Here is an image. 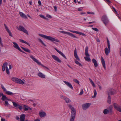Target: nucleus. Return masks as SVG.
Segmentation results:
<instances>
[{
    "label": "nucleus",
    "instance_id": "dca6fc26",
    "mask_svg": "<svg viewBox=\"0 0 121 121\" xmlns=\"http://www.w3.org/2000/svg\"><path fill=\"white\" fill-rule=\"evenodd\" d=\"M13 44V46L16 49L19 50H20V48L19 47L18 44L16 43L13 42H12Z\"/></svg>",
    "mask_w": 121,
    "mask_h": 121
},
{
    "label": "nucleus",
    "instance_id": "79ce46f5",
    "mask_svg": "<svg viewBox=\"0 0 121 121\" xmlns=\"http://www.w3.org/2000/svg\"><path fill=\"white\" fill-rule=\"evenodd\" d=\"M94 94L93 96V98L95 97L97 95V92L96 90H95L94 91Z\"/></svg>",
    "mask_w": 121,
    "mask_h": 121
},
{
    "label": "nucleus",
    "instance_id": "49530a36",
    "mask_svg": "<svg viewBox=\"0 0 121 121\" xmlns=\"http://www.w3.org/2000/svg\"><path fill=\"white\" fill-rule=\"evenodd\" d=\"M75 117H71L70 119V121H74Z\"/></svg>",
    "mask_w": 121,
    "mask_h": 121
},
{
    "label": "nucleus",
    "instance_id": "58836bf2",
    "mask_svg": "<svg viewBox=\"0 0 121 121\" xmlns=\"http://www.w3.org/2000/svg\"><path fill=\"white\" fill-rule=\"evenodd\" d=\"M60 98L62 99H64V100L66 98V97L62 95H60Z\"/></svg>",
    "mask_w": 121,
    "mask_h": 121
},
{
    "label": "nucleus",
    "instance_id": "bb28decb",
    "mask_svg": "<svg viewBox=\"0 0 121 121\" xmlns=\"http://www.w3.org/2000/svg\"><path fill=\"white\" fill-rule=\"evenodd\" d=\"M66 34H67L73 38H77L76 37L74 36L73 34L70 33L66 32Z\"/></svg>",
    "mask_w": 121,
    "mask_h": 121
},
{
    "label": "nucleus",
    "instance_id": "ddd939ff",
    "mask_svg": "<svg viewBox=\"0 0 121 121\" xmlns=\"http://www.w3.org/2000/svg\"><path fill=\"white\" fill-rule=\"evenodd\" d=\"M69 30L70 32H72L73 33H76L77 34H78L84 36H86V35L84 34L79 31H75L71 30Z\"/></svg>",
    "mask_w": 121,
    "mask_h": 121
},
{
    "label": "nucleus",
    "instance_id": "c03bdc74",
    "mask_svg": "<svg viewBox=\"0 0 121 121\" xmlns=\"http://www.w3.org/2000/svg\"><path fill=\"white\" fill-rule=\"evenodd\" d=\"M1 87L3 90L5 92V91H6V89L4 88V86L2 85H1Z\"/></svg>",
    "mask_w": 121,
    "mask_h": 121
},
{
    "label": "nucleus",
    "instance_id": "2eb2a0df",
    "mask_svg": "<svg viewBox=\"0 0 121 121\" xmlns=\"http://www.w3.org/2000/svg\"><path fill=\"white\" fill-rule=\"evenodd\" d=\"M54 49L56 50V51L59 54H60L62 56H63L65 59H67V58L64 55V54L60 51L58 50L56 48H54Z\"/></svg>",
    "mask_w": 121,
    "mask_h": 121
},
{
    "label": "nucleus",
    "instance_id": "6e6d98bb",
    "mask_svg": "<svg viewBox=\"0 0 121 121\" xmlns=\"http://www.w3.org/2000/svg\"><path fill=\"white\" fill-rule=\"evenodd\" d=\"M112 8L113 9V11L116 13H117V12L116 11V9L113 7Z\"/></svg>",
    "mask_w": 121,
    "mask_h": 121
},
{
    "label": "nucleus",
    "instance_id": "a19ab883",
    "mask_svg": "<svg viewBox=\"0 0 121 121\" xmlns=\"http://www.w3.org/2000/svg\"><path fill=\"white\" fill-rule=\"evenodd\" d=\"M73 81L77 84H79V81L76 79H73Z\"/></svg>",
    "mask_w": 121,
    "mask_h": 121
},
{
    "label": "nucleus",
    "instance_id": "473e14b6",
    "mask_svg": "<svg viewBox=\"0 0 121 121\" xmlns=\"http://www.w3.org/2000/svg\"><path fill=\"white\" fill-rule=\"evenodd\" d=\"M75 62L76 64L78 65L79 66H82V65L78 61L76 60H75Z\"/></svg>",
    "mask_w": 121,
    "mask_h": 121
},
{
    "label": "nucleus",
    "instance_id": "774afa93",
    "mask_svg": "<svg viewBox=\"0 0 121 121\" xmlns=\"http://www.w3.org/2000/svg\"><path fill=\"white\" fill-rule=\"evenodd\" d=\"M5 119L3 118H2L1 119V121H5Z\"/></svg>",
    "mask_w": 121,
    "mask_h": 121
},
{
    "label": "nucleus",
    "instance_id": "69168bd1",
    "mask_svg": "<svg viewBox=\"0 0 121 121\" xmlns=\"http://www.w3.org/2000/svg\"><path fill=\"white\" fill-rule=\"evenodd\" d=\"M98 86H99V89L101 90L102 89V87L101 86L99 85H98Z\"/></svg>",
    "mask_w": 121,
    "mask_h": 121
},
{
    "label": "nucleus",
    "instance_id": "864d4df0",
    "mask_svg": "<svg viewBox=\"0 0 121 121\" xmlns=\"http://www.w3.org/2000/svg\"><path fill=\"white\" fill-rule=\"evenodd\" d=\"M82 7L79 8L78 9V10L79 11H82Z\"/></svg>",
    "mask_w": 121,
    "mask_h": 121
},
{
    "label": "nucleus",
    "instance_id": "37998d69",
    "mask_svg": "<svg viewBox=\"0 0 121 121\" xmlns=\"http://www.w3.org/2000/svg\"><path fill=\"white\" fill-rule=\"evenodd\" d=\"M17 108H18L20 109L21 110L22 109V106L21 105H18V106Z\"/></svg>",
    "mask_w": 121,
    "mask_h": 121
},
{
    "label": "nucleus",
    "instance_id": "7ed1b4c3",
    "mask_svg": "<svg viewBox=\"0 0 121 121\" xmlns=\"http://www.w3.org/2000/svg\"><path fill=\"white\" fill-rule=\"evenodd\" d=\"M30 57L32 59V60L34 61L36 63L39 65H41L43 67L45 68L46 69H47L48 70H49V69L48 68L42 64L40 62H39V60H37L33 56L30 55Z\"/></svg>",
    "mask_w": 121,
    "mask_h": 121
},
{
    "label": "nucleus",
    "instance_id": "f3484780",
    "mask_svg": "<svg viewBox=\"0 0 121 121\" xmlns=\"http://www.w3.org/2000/svg\"><path fill=\"white\" fill-rule=\"evenodd\" d=\"M63 82L68 86L71 89H73V87L72 86V85L70 83L68 82H66L65 81H63Z\"/></svg>",
    "mask_w": 121,
    "mask_h": 121
},
{
    "label": "nucleus",
    "instance_id": "423d86ee",
    "mask_svg": "<svg viewBox=\"0 0 121 121\" xmlns=\"http://www.w3.org/2000/svg\"><path fill=\"white\" fill-rule=\"evenodd\" d=\"M69 108L71 110V117H75L76 113L75 110L71 105L69 104Z\"/></svg>",
    "mask_w": 121,
    "mask_h": 121
},
{
    "label": "nucleus",
    "instance_id": "0eeeda50",
    "mask_svg": "<svg viewBox=\"0 0 121 121\" xmlns=\"http://www.w3.org/2000/svg\"><path fill=\"white\" fill-rule=\"evenodd\" d=\"M101 19L105 26H106L108 23L109 21L106 15L103 16Z\"/></svg>",
    "mask_w": 121,
    "mask_h": 121
},
{
    "label": "nucleus",
    "instance_id": "c9c22d12",
    "mask_svg": "<svg viewBox=\"0 0 121 121\" xmlns=\"http://www.w3.org/2000/svg\"><path fill=\"white\" fill-rule=\"evenodd\" d=\"M39 16L41 17L42 18L44 19H45L46 20H48V19L46 17L40 14V15H39Z\"/></svg>",
    "mask_w": 121,
    "mask_h": 121
},
{
    "label": "nucleus",
    "instance_id": "3c124183",
    "mask_svg": "<svg viewBox=\"0 0 121 121\" xmlns=\"http://www.w3.org/2000/svg\"><path fill=\"white\" fill-rule=\"evenodd\" d=\"M92 29L93 30H94L95 31H99L98 30V29H97V28H92Z\"/></svg>",
    "mask_w": 121,
    "mask_h": 121
},
{
    "label": "nucleus",
    "instance_id": "e2e57ef3",
    "mask_svg": "<svg viewBox=\"0 0 121 121\" xmlns=\"http://www.w3.org/2000/svg\"><path fill=\"white\" fill-rule=\"evenodd\" d=\"M9 69L10 70L12 69V65L9 64Z\"/></svg>",
    "mask_w": 121,
    "mask_h": 121
},
{
    "label": "nucleus",
    "instance_id": "b1692460",
    "mask_svg": "<svg viewBox=\"0 0 121 121\" xmlns=\"http://www.w3.org/2000/svg\"><path fill=\"white\" fill-rule=\"evenodd\" d=\"M23 109L25 111H27L28 110H31V109L28 106L24 105L23 107Z\"/></svg>",
    "mask_w": 121,
    "mask_h": 121
},
{
    "label": "nucleus",
    "instance_id": "72a5a7b5",
    "mask_svg": "<svg viewBox=\"0 0 121 121\" xmlns=\"http://www.w3.org/2000/svg\"><path fill=\"white\" fill-rule=\"evenodd\" d=\"M38 40L40 42V43L42 44L44 46H46V44L44 43L43 42L42 40L40 39H38Z\"/></svg>",
    "mask_w": 121,
    "mask_h": 121
},
{
    "label": "nucleus",
    "instance_id": "20e7f679",
    "mask_svg": "<svg viewBox=\"0 0 121 121\" xmlns=\"http://www.w3.org/2000/svg\"><path fill=\"white\" fill-rule=\"evenodd\" d=\"M85 55L86 56L84 58L88 62L90 61H91V59L90 58V55L88 53V49L87 46H86L85 49Z\"/></svg>",
    "mask_w": 121,
    "mask_h": 121
},
{
    "label": "nucleus",
    "instance_id": "de8ad7c7",
    "mask_svg": "<svg viewBox=\"0 0 121 121\" xmlns=\"http://www.w3.org/2000/svg\"><path fill=\"white\" fill-rule=\"evenodd\" d=\"M87 13L88 14H91L93 15H94L95 14V13L94 12H87Z\"/></svg>",
    "mask_w": 121,
    "mask_h": 121
},
{
    "label": "nucleus",
    "instance_id": "5fc2aeb1",
    "mask_svg": "<svg viewBox=\"0 0 121 121\" xmlns=\"http://www.w3.org/2000/svg\"><path fill=\"white\" fill-rule=\"evenodd\" d=\"M9 104V103L8 102L6 101H5V106H7Z\"/></svg>",
    "mask_w": 121,
    "mask_h": 121
},
{
    "label": "nucleus",
    "instance_id": "a878e982",
    "mask_svg": "<svg viewBox=\"0 0 121 121\" xmlns=\"http://www.w3.org/2000/svg\"><path fill=\"white\" fill-rule=\"evenodd\" d=\"M21 48L25 51L29 53L30 52V50L27 48H24L22 47H21Z\"/></svg>",
    "mask_w": 121,
    "mask_h": 121
},
{
    "label": "nucleus",
    "instance_id": "c756f323",
    "mask_svg": "<svg viewBox=\"0 0 121 121\" xmlns=\"http://www.w3.org/2000/svg\"><path fill=\"white\" fill-rule=\"evenodd\" d=\"M19 40H20V42L22 43H24L27 44V45H28L29 46H30V44H29L28 43L26 42L23 40H22V39H19Z\"/></svg>",
    "mask_w": 121,
    "mask_h": 121
},
{
    "label": "nucleus",
    "instance_id": "9b49d317",
    "mask_svg": "<svg viewBox=\"0 0 121 121\" xmlns=\"http://www.w3.org/2000/svg\"><path fill=\"white\" fill-rule=\"evenodd\" d=\"M39 115L41 117H44L46 115V113L43 111H40L39 112Z\"/></svg>",
    "mask_w": 121,
    "mask_h": 121
},
{
    "label": "nucleus",
    "instance_id": "412c9836",
    "mask_svg": "<svg viewBox=\"0 0 121 121\" xmlns=\"http://www.w3.org/2000/svg\"><path fill=\"white\" fill-rule=\"evenodd\" d=\"M19 14L21 17L25 19L27 18L26 15L23 13L19 12Z\"/></svg>",
    "mask_w": 121,
    "mask_h": 121
},
{
    "label": "nucleus",
    "instance_id": "7c9ffc66",
    "mask_svg": "<svg viewBox=\"0 0 121 121\" xmlns=\"http://www.w3.org/2000/svg\"><path fill=\"white\" fill-rule=\"evenodd\" d=\"M6 94L9 95H13L14 94L13 93H12L11 92L9 91H5V92Z\"/></svg>",
    "mask_w": 121,
    "mask_h": 121
},
{
    "label": "nucleus",
    "instance_id": "a18cd8bd",
    "mask_svg": "<svg viewBox=\"0 0 121 121\" xmlns=\"http://www.w3.org/2000/svg\"><path fill=\"white\" fill-rule=\"evenodd\" d=\"M32 70L31 69H29L28 70V71L27 72V73H28L29 72H30L31 73H33V72H32Z\"/></svg>",
    "mask_w": 121,
    "mask_h": 121
},
{
    "label": "nucleus",
    "instance_id": "2f4dec72",
    "mask_svg": "<svg viewBox=\"0 0 121 121\" xmlns=\"http://www.w3.org/2000/svg\"><path fill=\"white\" fill-rule=\"evenodd\" d=\"M109 112V111L107 109H105L104 110L103 113L104 114H107Z\"/></svg>",
    "mask_w": 121,
    "mask_h": 121
},
{
    "label": "nucleus",
    "instance_id": "bf43d9fd",
    "mask_svg": "<svg viewBox=\"0 0 121 121\" xmlns=\"http://www.w3.org/2000/svg\"><path fill=\"white\" fill-rule=\"evenodd\" d=\"M54 9H55V12H56L57 11V7H56V6H54Z\"/></svg>",
    "mask_w": 121,
    "mask_h": 121
},
{
    "label": "nucleus",
    "instance_id": "4d7b16f0",
    "mask_svg": "<svg viewBox=\"0 0 121 121\" xmlns=\"http://www.w3.org/2000/svg\"><path fill=\"white\" fill-rule=\"evenodd\" d=\"M77 54V49L75 48L74 50V55Z\"/></svg>",
    "mask_w": 121,
    "mask_h": 121
},
{
    "label": "nucleus",
    "instance_id": "0e129e2a",
    "mask_svg": "<svg viewBox=\"0 0 121 121\" xmlns=\"http://www.w3.org/2000/svg\"><path fill=\"white\" fill-rule=\"evenodd\" d=\"M34 121H40V120L39 119H35Z\"/></svg>",
    "mask_w": 121,
    "mask_h": 121
},
{
    "label": "nucleus",
    "instance_id": "09e8293b",
    "mask_svg": "<svg viewBox=\"0 0 121 121\" xmlns=\"http://www.w3.org/2000/svg\"><path fill=\"white\" fill-rule=\"evenodd\" d=\"M84 92L82 89H81V90L79 94V95H82L83 93Z\"/></svg>",
    "mask_w": 121,
    "mask_h": 121
},
{
    "label": "nucleus",
    "instance_id": "f8f14e48",
    "mask_svg": "<svg viewBox=\"0 0 121 121\" xmlns=\"http://www.w3.org/2000/svg\"><path fill=\"white\" fill-rule=\"evenodd\" d=\"M52 56L53 58L57 62L59 63H60L61 62V60H60L59 58L56 56L54 55H52Z\"/></svg>",
    "mask_w": 121,
    "mask_h": 121
},
{
    "label": "nucleus",
    "instance_id": "6e6552de",
    "mask_svg": "<svg viewBox=\"0 0 121 121\" xmlns=\"http://www.w3.org/2000/svg\"><path fill=\"white\" fill-rule=\"evenodd\" d=\"M91 105L90 103H87L84 104L82 105V108L84 110H86Z\"/></svg>",
    "mask_w": 121,
    "mask_h": 121
},
{
    "label": "nucleus",
    "instance_id": "ea45409f",
    "mask_svg": "<svg viewBox=\"0 0 121 121\" xmlns=\"http://www.w3.org/2000/svg\"><path fill=\"white\" fill-rule=\"evenodd\" d=\"M74 56L75 57V58L78 60L79 61L80 60V59L78 57V55H77V54H75L74 55Z\"/></svg>",
    "mask_w": 121,
    "mask_h": 121
},
{
    "label": "nucleus",
    "instance_id": "1a4fd4ad",
    "mask_svg": "<svg viewBox=\"0 0 121 121\" xmlns=\"http://www.w3.org/2000/svg\"><path fill=\"white\" fill-rule=\"evenodd\" d=\"M18 30L20 31L23 32L28 35H29V33L27 31L24 27L22 26H19Z\"/></svg>",
    "mask_w": 121,
    "mask_h": 121
},
{
    "label": "nucleus",
    "instance_id": "680f3d73",
    "mask_svg": "<svg viewBox=\"0 0 121 121\" xmlns=\"http://www.w3.org/2000/svg\"><path fill=\"white\" fill-rule=\"evenodd\" d=\"M38 3L39 5H41V2L40 0H39L38 1Z\"/></svg>",
    "mask_w": 121,
    "mask_h": 121
},
{
    "label": "nucleus",
    "instance_id": "c85d7f7f",
    "mask_svg": "<svg viewBox=\"0 0 121 121\" xmlns=\"http://www.w3.org/2000/svg\"><path fill=\"white\" fill-rule=\"evenodd\" d=\"M89 79L90 81V82H91V83L92 85V86L93 87H95V84H94L93 81L90 78H89Z\"/></svg>",
    "mask_w": 121,
    "mask_h": 121
},
{
    "label": "nucleus",
    "instance_id": "f03ea898",
    "mask_svg": "<svg viewBox=\"0 0 121 121\" xmlns=\"http://www.w3.org/2000/svg\"><path fill=\"white\" fill-rule=\"evenodd\" d=\"M12 80L15 82L22 85L24 84L25 82V81L23 79V80H22L20 79L16 78H12Z\"/></svg>",
    "mask_w": 121,
    "mask_h": 121
},
{
    "label": "nucleus",
    "instance_id": "5701e85b",
    "mask_svg": "<svg viewBox=\"0 0 121 121\" xmlns=\"http://www.w3.org/2000/svg\"><path fill=\"white\" fill-rule=\"evenodd\" d=\"M92 61L93 63L95 66L96 67H97L98 66V64L97 61L94 59H92Z\"/></svg>",
    "mask_w": 121,
    "mask_h": 121
},
{
    "label": "nucleus",
    "instance_id": "e433bc0d",
    "mask_svg": "<svg viewBox=\"0 0 121 121\" xmlns=\"http://www.w3.org/2000/svg\"><path fill=\"white\" fill-rule=\"evenodd\" d=\"M107 102L109 104H110L111 103V97L109 95L108 96Z\"/></svg>",
    "mask_w": 121,
    "mask_h": 121
},
{
    "label": "nucleus",
    "instance_id": "a211bd4d",
    "mask_svg": "<svg viewBox=\"0 0 121 121\" xmlns=\"http://www.w3.org/2000/svg\"><path fill=\"white\" fill-rule=\"evenodd\" d=\"M101 61L102 64L103 65V66L105 69H106V67L105 66V62L104 60L103 57L102 56H101Z\"/></svg>",
    "mask_w": 121,
    "mask_h": 121
},
{
    "label": "nucleus",
    "instance_id": "cd10ccee",
    "mask_svg": "<svg viewBox=\"0 0 121 121\" xmlns=\"http://www.w3.org/2000/svg\"><path fill=\"white\" fill-rule=\"evenodd\" d=\"M64 100L65 102L67 103H69L71 102L70 99L67 97H66Z\"/></svg>",
    "mask_w": 121,
    "mask_h": 121
},
{
    "label": "nucleus",
    "instance_id": "052dcab7",
    "mask_svg": "<svg viewBox=\"0 0 121 121\" xmlns=\"http://www.w3.org/2000/svg\"><path fill=\"white\" fill-rule=\"evenodd\" d=\"M108 49H109L110 50L111 48L110 46V44H108Z\"/></svg>",
    "mask_w": 121,
    "mask_h": 121
},
{
    "label": "nucleus",
    "instance_id": "4468645a",
    "mask_svg": "<svg viewBox=\"0 0 121 121\" xmlns=\"http://www.w3.org/2000/svg\"><path fill=\"white\" fill-rule=\"evenodd\" d=\"M37 75L38 76L42 78H44L46 77L45 75L41 72H39Z\"/></svg>",
    "mask_w": 121,
    "mask_h": 121
},
{
    "label": "nucleus",
    "instance_id": "338daca9",
    "mask_svg": "<svg viewBox=\"0 0 121 121\" xmlns=\"http://www.w3.org/2000/svg\"><path fill=\"white\" fill-rule=\"evenodd\" d=\"M86 14L85 13L82 12L80 13V14L81 15H82L83 14Z\"/></svg>",
    "mask_w": 121,
    "mask_h": 121
},
{
    "label": "nucleus",
    "instance_id": "f257e3e1",
    "mask_svg": "<svg viewBox=\"0 0 121 121\" xmlns=\"http://www.w3.org/2000/svg\"><path fill=\"white\" fill-rule=\"evenodd\" d=\"M38 35L39 36L43 38L50 40L52 42L55 41L58 42H60V41L57 39H55L51 36L45 35L40 34H39Z\"/></svg>",
    "mask_w": 121,
    "mask_h": 121
},
{
    "label": "nucleus",
    "instance_id": "4c0bfd02",
    "mask_svg": "<svg viewBox=\"0 0 121 121\" xmlns=\"http://www.w3.org/2000/svg\"><path fill=\"white\" fill-rule=\"evenodd\" d=\"M2 99L3 100H5L7 99V97L6 96H5L2 95Z\"/></svg>",
    "mask_w": 121,
    "mask_h": 121
},
{
    "label": "nucleus",
    "instance_id": "603ef678",
    "mask_svg": "<svg viewBox=\"0 0 121 121\" xmlns=\"http://www.w3.org/2000/svg\"><path fill=\"white\" fill-rule=\"evenodd\" d=\"M59 32L60 33H61L64 34H66V32L64 31H59Z\"/></svg>",
    "mask_w": 121,
    "mask_h": 121
},
{
    "label": "nucleus",
    "instance_id": "6ab92c4d",
    "mask_svg": "<svg viewBox=\"0 0 121 121\" xmlns=\"http://www.w3.org/2000/svg\"><path fill=\"white\" fill-rule=\"evenodd\" d=\"M4 26L6 30L7 31V32H8V33H9V35L10 36L12 37V33H11V32H10V31L8 29V27L7 26H6V25L5 24H4Z\"/></svg>",
    "mask_w": 121,
    "mask_h": 121
},
{
    "label": "nucleus",
    "instance_id": "4be33fe9",
    "mask_svg": "<svg viewBox=\"0 0 121 121\" xmlns=\"http://www.w3.org/2000/svg\"><path fill=\"white\" fill-rule=\"evenodd\" d=\"M110 50L108 49L107 48H106L104 49L105 53L106 55H108L109 54V53L110 52Z\"/></svg>",
    "mask_w": 121,
    "mask_h": 121
},
{
    "label": "nucleus",
    "instance_id": "8fccbe9b",
    "mask_svg": "<svg viewBox=\"0 0 121 121\" xmlns=\"http://www.w3.org/2000/svg\"><path fill=\"white\" fill-rule=\"evenodd\" d=\"M46 16L47 17H48L49 18H51L52 17L50 15H49L48 14H46Z\"/></svg>",
    "mask_w": 121,
    "mask_h": 121
},
{
    "label": "nucleus",
    "instance_id": "aec40b11",
    "mask_svg": "<svg viewBox=\"0 0 121 121\" xmlns=\"http://www.w3.org/2000/svg\"><path fill=\"white\" fill-rule=\"evenodd\" d=\"M107 92L108 95H112L113 94V90L110 89L107 91Z\"/></svg>",
    "mask_w": 121,
    "mask_h": 121
},
{
    "label": "nucleus",
    "instance_id": "39448f33",
    "mask_svg": "<svg viewBox=\"0 0 121 121\" xmlns=\"http://www.w3.org/2000/svg\"><path fill=\"white\" fill-rule=\"evenodd\" d=\"M8 63L7 62L4 63L3 65L2 66V71L4 72L5 69L7 74H9L10 73V71L8 67Z\"/></svg>",
    "mask_w": 121,
    "mask_h": 121
},
{
    "label": "nucleus",
    "instance_id": "13d9d810",
    "mask_svg": "<svg viewBox=\"0 0 121 121\" xmlns=\"http://www.w3.org/2000/svg\"><path fill=\"white\" fill-rule=\"evenodd\" d=\"M0 44L2 46H3V44L2 42L1 38H0Z\"/></svg>",
    "mask_w": 121,
    "mask_h": 121
},
{
    "label": "nucleus",
    "instance_id": "f704fd0d",
    "mask_svg": "<svg viewBox=\"0 0 121 121\" xmlns=\"http://www.w3.org/2000/svg\"><path fill=\"white\" fill-rule=\"evenodd\" d=\"M12 103H13V106L14 107L17 108V106H18V105H19L18 104L13 101L12 102Z\"/></svg>",
    "mask_w": 121,
    "mask_h": 121
},
{
    "label": "nucleus",
    "instance_id": "393cba45",
    "mask_svg": "<svg viewBox=\"0 0 121 121\" xmlns=\"http://www.w3.org/2000/svg\"><path fill=\"white\" fill-rule=\"evenodd\" d=\"M25 119V115L22 114L20 117V120L21 121H24Z\"/></svg>",
    "mask_w": 121,
    "mask_h": 121
},
{
    "label": "nucleus",
    "instance_id": "9d476101",
    "mask_svg": "<svg viewBox=\"0 0 121 121\" xmlns=\"http://www.w3.org/2000/svg\"><path fill=\"white\" fill-rule=\"evenodd\" d=\"M113 106L119 112H121V107L116 103L113 104Z\"/></svg>",
    "mask_w": 121,
    "mask_h": 121
}]
</instances>
